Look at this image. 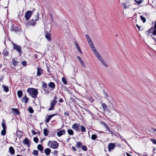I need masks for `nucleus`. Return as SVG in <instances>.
I'll use <instances>...</instances> for the list:
<instances>
[{"mask_svg": "<svg viewBox=\"0 0 156 156\" xmlns=\"http://www.w3.org/2000/svg\"><path fill=\"white\" fill-rule=\"evenodd\" d=\"M27 92L29 95L33 98H36L38 94L37 90L33 88H29L27 90Z\"/></svg>", "mask_w": 156, "mask_h": 156, "instance_id": "f257e3e1", "label": "nucleus"}, {"mask_svg": "<svg viewBox=\"0 0 156 156\" xmlns=\"http://www.w3.org/2000/svg\"><path fill=\"white\" fill-rule=\"evenodd\" d=\"M39 18L38 17V13L37 12L36 15L35 16V17L33 19V20H30L29 23H25V26L27 27L28 25H34L35 24L36 21L38 20Z\"/></svg>", "mask_w": 156, "mask_h": 156, "instance_id": "f03ea898", "label": "nucleus"}, {"mask_svg": "<svg viewBox=\"0 0 156 156\" xmlns=\"http://www.w3.org/2000/svg\"><path fill=\"white\" fill-rule=\"evenodd\" d=\"M48 145L49 146L50 148L54 149L57 148L58 146L57 143L55 141H49L48 142Z\"/></svg>", "mask_w": 156, "mask_h": 156, "instance_id": "7ed1b4c3", "label": "nucleus"}, {"mask_svg": "<svg viewBox=\"0 0 156 156\" xmlns=\"http://www.w3.org/2000/svg\"><path fill=\"white\" fill-rule=\"evenodd\" d=\"M95 55L98 58V59L101 61V62L104 66L105 67H108V65L106 62L103 59L102 57L101 56L100 54L98 52L96 53Z\"/></svg>", "mask_w": 156, "mask_h": 156, "instance_id": "20e7f679", "label": "nucleus"}, {"mask_svg": "<svg viewBox=\"0 0 156 156\" xmlns=\"http://www.w3.org/2000/svg\"><path fill=\"white\" fill-rule=\"evenodd\" d=\"M33 11H28L26 13L25 17L27 20H29L33 14Z\"/></svg>", "mask_w": 156, "mask_h": 156, "instance_id": "39448f33", "label": "nucleus"}, {"mask_svg": "<svg viewBox=\"0 0 156 156\" xmlns=\"http://www.w3.org/2000/svg\"><path fill=\"white\" fill-rule=\"evenodd\" d=\"M57 102V101L56 100H54L52 101L50 103L51 106L48 109V110L49 111L53 110Z\"/></svg>", "mask_w": 156, "mask_h": 156, "instance_id": "423d86ee", "label": "nucleus"}, {"mask_svg": "<svg viewBox=\"0 0 156 156\" xmlns=\"http://www.w3.org/2000/svg\"><path fill=\"white\" fill-rule=\"evenodd\" d=\"M13 45L14 49L16 50V51L20 53V55H21L20 53L22 52L21 49V47L20 46L16 45L14 43H13Z\"/></svg>", "mask_w": 156, "mask_h": 156, "instance_id": "0eeeda50", "label": "nucleus"}, {"mask_svg": "<svg viewBox=\"0 0 156 156\" xmlns=\"http://www.w3.org/2000/svg\"><path fill=\"white\" fill-rule=\"evenodd\" d=\"M80 124L79 123H74L72 126V128L76 131H79L80 130L79 126Z\"/></svg>", "mask_w": 156, "mask_h": 156, "instance_id": "6e6552de", "label": "nucleus"}, {"mask_svg": "<svg viewBox=\"0 0 156 156\" xmlns=\"http://www.w3.org/2000/svg\"><path fill=\"white\" fill-rule=\"evenodd\" d=\"M89 43V44L90 45V46L91 47V49L92 50V51H93L94 55L95 54H96V53H97L98 52L96 51V49L93 46L92 41L91 42H89V43Z\"/></svg>", "mask_w": 156, "mask_h": 156, "instance_id": "1a4fd4ad", "label": "nucleus"}, {"mask_svg": "<svg viewBox=\"0 0 156 156\" xmlns=\"http://www.w3.org/2000/svg\"><path fill=\"white\" fill-rule=\"evenodd\" d=\"M115 146V144L110 143H109L108 145V151H110L111 150L113 149Z\"/></svg>", "mask_w": 156, "mask_h": 156, "instance_id": "9d476101", "label": "nucleus"}, {"mask_svg": "<svg viewBox=\"0 0 156 156\" xmlns=\"http://www.w3.org/2000/svg\"><path fill=\"white\" fill-rule=\"evenodd\" d=\"M23 144H26L28 147H29L30 145V141L27 138H26L23 141Z\"/></svg>", "mask_w": 156, "mask_h": 156, "instance_id": "9b49d317", "label": "nucleus"}, {"mask_svg": "<svg viewBox=\"0 0 156 156\" xmlns=\"http://www.w3.org/2000/svg\"><path fill=\"white\" fill-rule=\"evenodd\" d=\"M65 129H63L60 130L57 132V134L58 136H61L62 135L65 134Z\"/></svg>", "mask_w": 156, "mask_h": 156, "instance_id": "f8f14e48", "label": "nucleus"}, {"mask_svg": "<svg viewBox=\"0 0 156 156\" xmlns=\"http://www.w3.org/2000/svg\"><path fill=\"white\" fill-rule=\"evenodd\" d=\"M16 136L18 137L19 139L21 138V136L23 135L22 132L19 130L16 131Z\"/></svg>", "mask_w": 156, "mask_h": 156, "instance_id": "ddd939ff", "label": "nucleus"}, {"mask_svg": "<svg viewBox=\"0 0 156 156\" xmlns=\"http://www.w3.org/2000/svg\"><path fill=\"white\" fill-rule=\"evenodd\" d=\"M43 70L41 68H37V76H39L43 73Z\"/></svg>", "mask_w": 156, "mask_h": 156, "instance_id": "4468645a", "label": "nucleus"}, {"mask_svg": "<svg viewBox=\"0 0 156 156\" xmlns=\"http://www.w3.org/2000/svg\"><path fill=\"white\" fill-rule=\"evenodd\" d=\"M51 35L48 33L47 32L45 34V37L49 41H51Z\"/></svg>", "mask_w": 156, "mask_h": 156, "instance_id": "2eb2a0df", "label": "nucleus"}, {"mask_svg": "<svg viewBox=\"0 0 156 156\" xmlns=\"http://www.w3.org/2000/svg\"><path fill=\"white\" fill-rule=\"evenodd\" d=\"M29 100V98H28L26 96L23 97L21 99V101L22 102L27 103Z\"/></svg>", "mask_w": 156, "mask_h": 156, "instance_id": "dca6fc26", "label": "nucleus"}, {"mask_svg": "<svg viewBox=\"0 0 156 156\" xmlns=\"http://www.w3.org/2000/svg\"><path fill=\"white\" fill-rule=\"evenodd\" d=\"M48 86L50 88L52 89V90H53L55 87L54 83L52 82H50L48 84Z\"/></svg>", "mask_w": 156, "mask_h": 156, "instance_id": "f3484780", "label": "nucleus"}, {"mask_svg": "<svg viewBox=\"0 0 156 156\" xmlns=\"http://www.w3.org/2000/svg\"><path fill=\"white\" fill-rule=\"evenodd\" d=\"M77 58L79 60L82 66L83 67L85 68L86 67L85 65L84 62L82 60L81 58L79 56L77 57Z\"/></svg>", "mask_w": 156, "mask_h": 156, "instance_id": "a211bd4d", "label": "nucleus"}, {"mask_svg": "<svg viewBox=\"0 0 156 156\" xmlns=\"http://www.w3.org/2000/svg\"><path fill=\"white\" fill-rule=\"evenodd\" d=\"M9 152L12 154H13L15 153V150L12 147H10L9 148Z\"/></svg>", "mask_w": 156, "mask_h": 156, "instance_id": "6ab92c4d", "label": "nucleus"}, {"mask_svg": "<svg viewBox=\"0 0 156 156\" xmlns=\"http://www.w3.org/2000/svg\"><path fill=\"white\" fill-rule=\"evenodd\" d=\"M102 124L104 126L105 128L106 129V131L107 132V131H108L109 132V133H112V131H111L108 128V126L104 122H103Z\"/></svg>", "mask_w": 156, "mask_h": 156, "instance_id": "aec40b11", "label": "nucleus"}, {"mask_svg": "<svg viewBox=\"0 0 156 156\" xmlns=\"http://www.w3.org/2000/svg\"><path fill=\"white\" fill-rule=\"evenodd\" d=\"M44 152L47 155H48L51 152V150L49 148H47L45 150Z\"/></svg>", "mask_w": 156, "mask_h": 156, "instance_id": "412c9836", "label": "nucleus"}, {"mask_svg": "<svg viewBox=\"0 0 156 156\" xmlns=\"http://www.w3.org/2000/svg\"><path fill=\"white\" fill-rule=\"evenodd\" d=\"M11 30L13 31H16L18 30V28L16 26L12 25L11 27Z\"/></svg>", "mask_w": 156, "mask_h": 156, "instance_id": "4be33fe9", "label": "nucleus"}, {"mask_svg": "<svg viewBox=\"0 0 156 156\" xmlns=\"http://www.w3.org/2000/svg\"><path fill=\"white\" fill-rule=\"evenodd\" d=\"M55 114H53L51 115H49L48 117L46 119V122L47 123H48L50 121V119L53 116H55Z\"/></svg>", "mask_w": 156, "mask_h": 156, "instance_id": "5701e85b", "label": "nucleus"}, {"mask_svg": "<svg viewBox=\"0 0 156 156\" xmlns=\"http://www.w3.org/2000/svg\"><path fill=\"white\" fill-rule=\"evenodd\" d=\"M44 134L45 136H47L48 135L49 131L46 129H44L43 130Z\"/></svg>", "mask_w": 156, "mask_h": 156, "instance_id": "b1692460", "label": "nucleus"}, {"mask_svg": "<svg viewBox=\"0 0 156 156\" xmlns=\"http://www.w3.org/2000/svg\"><path fill=\"white\" fill-rule=\"evenodd\" d=\"M2 54L4 56H6L8 55V51L6 49H5L3 51Z\"/></svg>", "mask_w": 156, "mask_h": 156, "instance_id": "393cba45", "label": "nucleus"}, {"mask_svg": "<svg viewBox=\"0 0 156 156\" xmlns=\"http://www.w3.org/2000/svg\"><path fill=\"white\" fill-rule=\"evenodd\" d=\"M2 87L3 88L4 90L7 92L9 91V88L7 86H5L4 85H2Z\"/></svg>", "mask_w": 156, "mask_h": 156, "instance_id": "a878e982", "label": "nucleus"}, {"mask_svg": "<svg viewBox=\"0 0 156 156\" xmlns=\"http://www.w3.org/2000/svg\"><path fill=\"white\" fill-rule=\"evenodd\" d=\"M17 95L19 98H21L23 95V92L21 90H19L17 91Z\"/></svg>", "mask_w": 156, "mask_h": 156, "instance_id": "bb28decb", "label": "nucleus"}, {"mask_svg": "<svg viewBox=\"0 0 156 156\" xmlns=\"http://www.w3.org/2000/svg\"><path fill=\"white\" fill-rule=\"evenodd\" d=\"M37 148L41 152H42V151L43 150V147L40 144L38 145Z\"/></svg>", "mask_w": 156, "mask_h": 156, "instance_id": "cd10ccee", "label": "nucleus"}, {"mask_svg": "<svg viewBox=\"0 0 156 156\" xmlns=\"http://www.w3.org/2000/svg\"><path fill=\"white\" fill-rule=\"evenodd\" d=\"M67 132L69 134L71 135H73L74 133L73 130L71 129H68Z\"/></svg>", "mask_w": 156, "mask_h": 156, "instance_id": "c85d7f7f", "label": "nucleus"}, {"mask_svg": "<svg viewBox=\"0 0 156 156\" xmlns=\"http://www.w3.org/2000/svg\"><path fill=\"white\" fill-rule=\"evenodd\" d=\"M75 45H76V48H77V49H78V50L80 52V53H81L82 51H81L79 46L78 44L76 42H75Z\"/></svg>", "mask_w": 156, "mask_h": 156, "instance_id": "c756f323", "label": "nucleus"}, {"mask_svg": "<svg viewBox=\"0 0 156 156\" xmlns=\"http://www.w3.org/2000/svg\"><path fill=\"white\" fill-rule=\"evenodd\" d=\"M101 105L104 110L105 111L107 109V105L105 103H102Z\"/></svg>", "mask_w": 156, "mask_h": 156, "instance_id": "7c9ffc66", "label": "nucleus"}, {"mask_svg": "<svg viewBox=\"0 0 156 156\" xmlns=\"http://www.w3.org/2000/svg\"><path fill=\"white\" fill-rule=\"evenodd\" d=\"M154 30L153 32V34L156 35V22L154 26Z\"/></svg>", "mask_w": 156, "mask_h": 156, "instance_id": "2f4dec72", "label": "nucleus"}, {"mask_svg": "<svg viewBox=\"0 0 156 156\" xmlns=\"http://www.w3.org/2000/svg\"><path fill=\"white\" fill-rule=\"evenodd\" d=\"M12 112L14 113H15L17 115L19 112L18 111V110L17 109H15V108H12Z\"/></svg>", "mask_w": 156, "mask_h": 156, "instance_id": "473e14b6", "label": "nucleus"}, {"mask_svg": "<svg viewBox=\"0 0 156 156\" xmlns=\"http://www.w3.org/2000/svg\"><path fill=\"white\" fill-rule=\"evenodd\" d=\"M82 143L80 142H77L76 147L77 148H79L82 145Z\"/></svg>", "mask_w": 156, "mask_h": 156, "instance_id": "72a5a7b5", "label": "nucleus"}, {"mask_svg": "<svg viewBox=\"0 0 156 156\" xmlns=\"http://www.w3.org/2000/svg\"><path fill=\"white\" fill-rule=\"evenodd\" d=\"M62 82L64 83V84H67V82L66 80V79L64 77H62Z\"/></svg>", "mask_w": 156, "mask_h": 156, "instance_id": "f704fd0d", "label": "nucleus"}, {"mask_svg": "<svg viewBox=\"0 0 156 156\" xmlns=\"http://www.w3.org/2000/svg\"><path fill=\"white\" fill-rule=\"evenodd\" d=\"M33 155L37 156L38 154V151L37 150H34L33 152Z\"/></svg>", "mask_w": 156, "mask_h": 156, "instance_id": "c9c22d12", "label": "nucleus"}, {"mask_svg": "<svg viewBox=\"0 0 156 156\" xmlns=\"http://www.w3.org/2000/svg\"><path fill=\"white\" fill-rule=\"evenodd\" d=\"M2 126L3 129H6V127L5 121L3 120V122L2 123Z\"/></svg>", "mask_w": 156, "mask_h": 156, "instance_id": "e433bc0d", "label": "nucleus"}, {"mask_svg": "<svg viewBox=\"0 0 156 156\" xmlns=\"http://www.w3.org/2000/svg\"><path fill=\"white\" fill-rule=\"evenodd\" d=\"M6 133V129H3L1 131V134L2 136H4Z\"/></svg>", "mask_w": 156, "mask_h": 156, "instance_id": "4c0bfd02", "label": "nucleus"}, {"mask_svg": "<svg viewBox=\"0 0 156 156\" xmlns=\"http://www.w3.org/2000/svg\"><path fill=\"white\" fill-rule=\"evenodd\" d=\"M12 63H13L14 65L17 66L18 65V62L15 61L14 59L12 60Z\"/></svg>", "mask_w": 156, "mask_h": 156, "instance_id": "58836bf2", "label": "nucleus"}, {"mask_svg": "<svg viewBox=\"0 0 156 156\" xmlns=\"http://www.w3.org/2000/svg\"><path fill=\"white\" fill-rule=\"evenodd\" d=\"M81 131L82 132H84L85 131L86 129L85 127L83 126H80Z\"/></svg>", "mask_w": 156, "mask_h": 156, "instance_id": "ea45409f", "label": "nucleus"}, {"mask_svg": "<svg viewBox=\"0 0 156 156\" xmlns=\"http://www.w3.org/2000/svg\"><path fill=\"white\" fill-rule=\"evenodd\" d=\"M97 138V136L96 135L93 134L91 135V138L93 140H95Z\"/></svg>", "mask_w": 156, "mask_h": 156, "instance_id": "a19ab883", "label": "nucleus"}, {"mask_svg": "<svg viewBox=\"0 0 156 156\" xmlns=\"http://www.w3.org/2000/svg\"><path fill=\"white\" fill-rule=\"evenodd\" d=\"M28 111L31 113H33L34 112V110L31 107L29 108L28 109Z\"/></svg>", "mask_w": 156, "mask_h": 156, "instance_id": "79ce46f5", "label": "nucleus"}, {"mask_svg": "<svg viewBox=\"0 0 156 156\" xmlns=\"http://www.w3.org/2000/svg\"><path fill=\"white\" fill-rule=\"evenodd\" d=\"M135 2L138 4L139 5L141 4L142 2V1L141 0L139 1H137L136 0H134Z\"/></svg>", "mask_w": 156, "mask_h": 156, "instance_id": "37998d69", "label": "nucleus"}, {"mask_svg": "<svg viewBox=\"0 0 156 156\" xmlns=\"http://www.w3.org/2000/svg\"><path fill=\"white\" fill-rule=\"evenodd\" d=\"M42 87L44 88H45L47 87V84L44 82H43L42 84Z\"/></svg>", "mask_w": 156, "mask_h": 156, "instance_id": "c03bdc74", "label": "nucleus"}, {"mask_svg": "<svg viewBox=\"0 0 156 156\" xmlns=\"http://www.w3.org/2000/svg\"><path fill=\"white\" fill-rule=\"evenodd\" d=\"M82 149L84 151H86L87 150V147L85 146H83L82 147Z\"/></svg>", "mask_w": 156, "mask_h": 156, "instance_id": "a18cd8bd", "label": "nucleus"}, {"mask_svg": "<svg viewBox=\"0 0 156 156\" xmlns=\"http://www.w3.org/2000/svg\"><path fill=\"white\" fill-rule=\"evenodd\" d=\"M153 28L152 27H151L150 29L148 31V35H149V33H153Z\"/></svg>", "mask_w": 156, "mask_h": 156, "instance_id": "49530a36", "label": "nucleus"}, {"mask_svg": "<svg viewBox=\"0 0 156 156\" xmlns=\"http://www.w3.org/2000/svg\"><path fill=\"white\" fill-rule=\"evenodd\" d=\"M140 17L142 20L143 21V23H145L146 21V19L144 17L142 16H140Z\"/></svg>", "mask_w": 156, "mask_h": 156, "instance_id": "de8ad7c7", "label": "nucleus"}, {"mask_svg": "<svg viewBox=\"0 0 156 156\" xmlns=\"http://www.w3.org/2000/svg\"><path fill=\"white\" fill-rule=\"evenodd\" d=\"M151 140L152 141L153 143L156 144V140H154V139H151Z\"/></svg>", "mask_w": 156, "mask_h": 156, "instance_id": "09e8293b", "label": "nucleus"}, {"mask_svg": "<svg viewBox=\"0 0 156 156\" xmlns=\"http://www.w3.org/2000/svg\"><path fill=\"white\" fill-rule=\"evenodd\" d=\"M34 141L36 142L37 143L38 140V139L37 137H35L34 138Z\"/></svg>", "mask_w": 156, "mask_h": 156, "instance_id": "8fccbe9b", "label": "nucleus"}, {"mask_svg": "<svg viewBox=\"0 0 156 156\" xmlns=\"http://www.w3.org/2000/svg\"><path fill=\"white\" fill-rule=\"evenodd\" d=\"M27 63L25 61H23L22 62V65L24 66H25L26 65Z\"/></svg>", "mask_w": 156, "mask_h": 156, "instance_id": "3c124183", "label": "nucleus"}, {"mask_svg": "<svg viewBox=\"0 0 156 156\" xmlns=\"http://www.w3.org/2000/svg\"><path fill=\"white\" fill-rule=\"evenodd\" d=\"M123 5L124 6V8L125 9H126L129 8V6L127 5L126 4L124 3Z\"/></svg>", "mask_w": 156, "mask_h": 156, "instance_id": "603ef678", "label": "nucleus"}, {"mask_svg": "<svg viewBox=\"0 0 156 156\" xmlns=\"http://www.w3.org/2000/svg\"><path fill=\"white\" fill-rule=\"evenodd\" d=\"M64 114L67 116H69V114L68 112H65L64 113Z\"/></svg>", "mask_w": 156, "mask_h": 156, "instance_id": "864d4df0", "label": "nucleus"}, {"mask_svg": "<svg viewBox=\"0 0 156 156\" xmlns=\"http://www.w3.org/2000/svg\"><path fill=\"white\" fill-rule=\"evenodd\" d=\"M104 95L106 97L108 98V95L107 93L104 92Z\"/></svg>", "mask_w": 156, "mask_h": 156, "instance_id": "5fc2aeb1", "label": "nucleus"}, {"mask_svg": "<svg viewBox=\"0 0 156 156\" xmlns=\"http://www.w3.org/2000/svg\"><path fill=\"white\" fill-rule=\"evenodd\" d=\"M89 100L91 102H93L94 101V99L93 98H89Z\"/></svg>", "mask_w": 156, "mask_h": 156, "instance_id": "6e6d98bb", "label": "nucleus"}, {"mask_svg": "<svg viewBox=\"0 0 156 156\" xmlns=\"http://www.w3.org/2000/svg\"><path fill=\"white\" fill-rule=\"evenodd\" d=\"M72 148L74 151H76V149L74 147L72 146Z\"/></svg>", "mask_w": 156, "mask_h": 156, "instance_id": "4d7b16f0", "label": "nucleus"}, {"mask_svg": "<svg viewBox=\"0 0 156 156\" xmlns=\"http://www.w3.org/2000/svg\"><path fill=\"white\" fill-rule=\"evenodd\" d=\"M87 41L88 42V43H89V42H91L92 41L90 38H88V39H87Z\"/></svg>", "mask_w": 156, "mask_h": 156, "instance_id": "13d9d810", "label": "nucleus"}, {"mask_svg": "<svg viewBox=\"0 0 156 156\" xmlns=\"http://www.w3.org/2000/svg\"><path fill=\"white\" fill-rule=\"evenodd\" d=\"M3 77L2 76L0 78V81H2L3 80Z\"/></svg>", "mask_w": 156, "mask_h": 156, "instance_id": "bf43d9fd", "label": "nucleus"}, {"mask_svg": "<svg viewBox=\"0 0 156 156\" xmlns=\"http://www.w3.org/2000/svg\"><path fill=\"white\" fill-rule=\"evenodd\" d=\"M63 101V100L62 98H60L59 100V102H62Z\"/></svg>", "mask_w": 156, "mask_h": 156, "instance_id": "052dcab7", "label": "nucleus"}, {"mask_svg": "<svg viewBox=\"0 0 156 156\" xmlns=\"http://www.w3.org/2000/svg\"><path fill=\"white\" fill-rule=\"evenodd\" d=\"M152 130H153V131H154V132L156 131V129L155 128H152Z\"/></svg>", "mask_w": 156, "mask_h": 156, "instance_id": "680f3d73", "label": "nucleus"}, {"mask_svg": "<svg viewBox=\"0 0 156 156\" xmlns=\"http://www.w3.org/2000/svg\"><path fill=\"white\" fill-rule=\"evenodd\" d=\"M58 99V98L57 96H55L54 98V100H55V99Z\"/></svg>", "mask_w": 156, "mask_h": 156, "instance_id": "e2e57ef3", "label": "nucleus"}, {"mask_svg": "<svg viewBox=\"0 0 156 156\" xmlns=\"http://www.w3.org/2000/svg\"><path fill=\"white\" fill-rule=\"evenodd\" d=\"M86 37L87 40V39H88V38H90L89 36H88V35H87V34L86 35Z\"/></svg>", "mask_w": 156, "mask_h": 156, "instance_id": "0e129e2a", "label": "nucleus"}, {"mask_svg": "<svg viewBox=\"0 0 156 156\" xmlns=\"http://www.w3.org/2000/svg\"><path fill=\"white\" fill-rule=\"evenodd\" d=\"M49 93V92L48 91H46L45 92V94H48Z\"/></svg>", "mask_w": 156, "mask_h": 156, "instance_id": "69168bd1", "label": "nucleus"}, {"mask_svg": "<svg viewBox=\"0 0 156 156\" xmlns=\"http://www.w3.org/2000/svg\"><path fill=\"white\" fill-rule=\"evenodd\" d=\"M136 26L140 30V27L137 24H136Z\"/></svg>", "mask_w": 156, "mask_h": 156, "instance_id": "338daca9", "label": "nucleus"}, {"mask_svg": "<svg viewBox=\"0 0 156 156\" xmlns=\"http://www.w3.org/2000/svg\"><path fill=\"white\" fill-rule=\"evenodd\" d=\"M33 133L34 134H35V131H33Z\"/></svg>", "mask_w": 156, "mask_h": 156, "instance_id": "774afa93", "label": "nucleus"}]
</instances>
